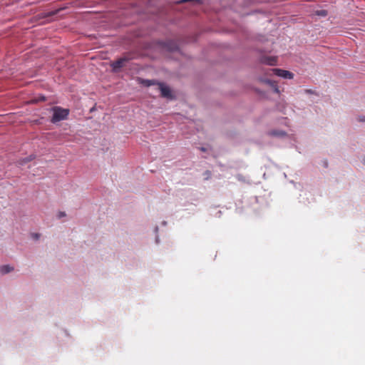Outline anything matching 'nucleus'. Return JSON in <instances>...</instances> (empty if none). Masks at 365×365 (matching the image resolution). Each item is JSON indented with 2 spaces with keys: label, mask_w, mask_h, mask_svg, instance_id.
<instances>
[{
  "label": "nucleus",
  "mask_w": 365,
  "mask_h": 365,
  "mask_svg": "<svg viewBox=\"0 0 365 365\" xmlns=\"http://www.w3.org/2000/svg\"><path fill=\"white\" fill-rule=\"evenodd\" d=\"M53 113L51 119L52 123H56L65 120L69 114L68 109L62 108L58 106L54 107L53 108Z\"/></svg>",
  "instance_id": "1"
},
{
  "label": "nucleus",
  "mask_w": 365,
  "mask_h": 365,
  "mask_svg": "<svg viewBox=\"0 0 365 365\" xmlns=\"http://www.w3.org/2000/svg\"><path fill=\"white\" fill-rule=\"evenodd\" d=\"M269 75L274 74L277 76L282 77L285 79H292L294 78V74L286 70H282L280 68H272L269 69Z\"/></svg>",
  "instance_id": "2"
},
{
  "label": "nucleus",
  "mask_w": 365,
  "mask_h": 365,
  "mask_svg": "<svg viewBox=\"0 0 365 365\" xmlns=\"http://www.w3.org/2000/svg\"><path fill=\"white\" fill-rule=\"evenodd\" d=\"M157 85L158 86L159 91L161 93L162 97L170 99L173 98L171 91L168 86H165L162 83H158Z\"/></svg>",
  "instance_id": "3"
},
{
  "label": "nucleus",
  "mask_w": 365,
  "mask_h": 365,
  "mask_svg": "<svg viewBox=\"0 0 365 365\" xmlns=\"http://www.w3.org/2000/svg\"><path fill=\"white\" fill-rule=\"evenodd\" d=\"M126 61L125 58H120L112 63V67L113 70L116 71L125 65V62Z\"/></svg>",
  "instance_id": "4"
},
{
  "label": "nucleus",
  "mask_w": 365,
  "mask_h": 365,
  "mask_svg": "<svg viewBox=\"0 0 365 365\" xmlns=\"http://www.w3.org/2000/svg\"><path fill=\"white\" fill-rule=\"evenodd\" d=\"M262 62L267 65L274 66L277 63V59L275 57H266L262 59Z\"/></svg>",
  "instance_id": "5"
},
{
  "label": "nucleus",
  "mask_w": 365,
  "mask_h": 365,
  "mask_svg": "<svg viewBox=\"0 0 365 365\" xmlns=\"http://www.w3.org/2000/svg\"><path fill=\"white\" fill-rule=\"evenodd\" d=\"M264 83L268 84L269 86H274V88H273L274 91L276 93H279V87L277 86V83L273 81H271V80H269V79H266V80H263Z\"/></svg>",
  "instance_id": "6"
},
{
  "label": "nucleus",
  "mask_w": 365,
  "mask_h": 365,
  "mask_svg": "<svg viewBox=\"0 0 365 365\" xmlns=\"http://www.w3.org/2000/svg\"><path fill=\"white\" fill-rule=\"evenodd\" d=\"M13 270V267L9 265H3L0 267V272L3 274H7Z\"/></svg>",
  "instance_id": "7"
},
{
  "label": "nucleus",
  "mask_w": 365,
  "mask_h": 365,
  "mask_svg": "<svg viewBox=\"0 0 365 365\" xmlns=\"http://www.w3.org/2000/svg\"><path fill=\"white\" fill-rule=\"evenodd\" d=\"M270 135H273V136H278V137H282V136H284L286 135V133L284 131H279V130H272L270 131Z\"/></svg>",
  "instance_id": "8"
},
{
  "label": "nucleus",
  "mask_w": 365,
  "mask_h": 365,
  "mask_svg": "<svg viewBox=\"0 0 365 365\" xmlns=\"http://www.w3.org/2000/svg\"><path fill=\"white\" fill-rule=\"evenodd\" d=\"M140 83H142L143 85H144L145 86H150L152 85L157 84L158 83L154 82L153 81H150V80H143L142 82H140Z\"/></svg>",
  "instance_id": "9"
},
{
  "label": "nucleus",
  "mask_w": 365,
  "mask_h": 365,
  "mask_svg": "<svg viewBox=\"0 0 365 365\" xmlns=\"http://www.w3.org/2000/svg\"><path fill=\"white\" fill-rule=\"evenodd\" d=\"M317 15L326 16L327 15V11L326 10H320L317 12Z\"/></svg>",
  "instance_id": "10"
},
{
  "label": "nucleus",
  "mask_w": 365,
  "mask_h": 365,
  "mask_svg": "<svg viewBox=\"0 0 365 365\" xmlns=\"http://www.w3.org/2000/svg\"><path fill=\"white\" fill-rule=\"evenodd\" d=\"M65 215H66L65 212H59L58 214V218H61V217H64Z\"/></svg>",
  "instance_id": "11"
},
{
  "label": "nucleus",
  "mask_w": 365,
  "mask_h": 365,
  "mask_svg": "<svg viewBox=\"0 0 365 365\" xmlns=\"http://www.w3.org/2000/svg\"><path fill=\"white\" fill-rule=\"evenodd\" d=\"M205 175H206V179H208L210 178V175H211V173H210V171L207 170L205 172Z\"/></svg>",
  "instance_id": "12"
},
{
  "label": "nucleus",
  "mask_w": 365,
  "mask_h": 365,
  "mask_svg": "<svg viewBox=\"0 0 365 365\" xmlns=\"http://www.w3.org/2000/svg\"><path fill=\"white\" fill-rule=\"evenodd\" d=\"M33 159H34V158L31 155V156L29 157V158H26V159H25L24 161V163H25V162L30 161V160H33Z\"/></svg>",
  "instance_id": "13"
},
{
  "label": "nucleus",
  "mask_w": 365,
  "mask_h": 365,
  "mask_svg": "<svg viewBox=\"0 0 365 365\" xmlns=\"http://www.w3.org/2000/svg\"><path fill=\"white\" fill-rule=\"evenodd\" d=\"M305 92H306L307 93H313V91H312V90H309V89H307V90H305Z\"/></svg>",
  "instance_id": "14"
},
{
  "label": "nucleus",
  "mask_w": 365,
  "mask_h": 365,
  "mask_svg": "<svg viewBox=\"0 0 365 365\" xmlns=\"http://www.w3.org/2000/svg\"><path fill=\"white\" fill-rule=\"evenodd\" d=\"M360 121L364 122L365 121V117H363V118H360Z\"/></svg>",
  "instance_id": "15"
},
{
  "label": "nucleus",
  "mask_w": 365,
  "mask_h": 365,
  "mask_svg": "<svg viewBox=\"0 0 365 365\" xmlns=\"http://www.w3.org/2000/svg\"><path fill=\"white\" fill-rule=\"evenodd\" d=\"M34 237H35V238H36V239L38 237V234H34Z\"/></svg>",
  "instance_id": "16"
},
{
  "label": "nucleus",
  "mask_w": 365,
  "mask_h": 365,
  "mask_svg": "<svg viewBox=\"0 0 365 365\" xmlns=\"http://www.w3.org/2000/svg\"><path fill=\"white\" fill-rule=\"evenodd\" d=\"M364 165H365V158H364Z\"/></svg>",
  "instance_id": "17"
}]
</instances>
